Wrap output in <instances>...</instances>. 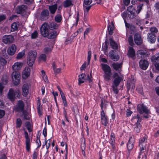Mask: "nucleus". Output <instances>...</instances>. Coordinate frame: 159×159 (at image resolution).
<instances>
[{
	"label": "nucleus",
	"instance_id": "37",
	"mask_svg": "<svg viewBox=\"0 0 159 159\" xmlns=\"http://www.w3.org/2000/svg\"><path fill=\"white\" fill-rule=\"evenodd\" d=\"M52 68L54 73L56 76L60 72V69L59 68H57V66L55 65V63L54 62H53L52 63Z\"/></svg>",
	"mask_w": 159,
	"mask_h": 159
},
{
	"label": "nucleus",
	"instance_id": "33",
	"mask_svg": "<svg viewBox=\"0 0 159 159\" xmlns=\"http://www.w3.org/2000/svg\"><path fill=\"white\" fill-rule=\"evenodd\" d=\"M58 25L54 22H52L48 24V28L52 30L56 29L58 28Z\"/></svg>",
	"mask_w": 159,
	"mask_h": 159
},
{
	"label": "nucleus",
	"instance_id": "34",
	"mask_svg": "<svg viewBox=\"0 0 159 159\" xmlns=\"http://www.w3.org/2000/svg\"><path fill=\"white\" fill-rule=\"evenodd\" d=\"M92 5H92L90 6H85L84 5V17H85L86 16H87L88 11Z\"/></svg>",
	"mask_w": 159,
	"mask_h": 159
},
{
	"label": "nucleus",
	"instance_id": "31",
	"mask_svg": "<svg viewBox=\"0 0 159 159\" xmlns=\"http://www.w3.org/2000/svg\"><path fill=\"white\" fill-rule=\"evenodd\" d=\"M152 61L153 63H156L159 61V52L158 54H155L151 58Z\"/></svg>",
	"mask_w": 159,
	"mask_h": 159
},
{
	"label": "nucleus",
	"instance_id": "21",
	"mask_svg": "<svg viewBox=\"0 0 159 159\" xmlns=\"http://www.w3.org/2000/svg\"><path fill=\"white\" fill-rule=\"evenodd\" d=\"M27 9V6L25 5H22L18 6L16 8V12L18 14L24 13Z\"/></svg>",
	"mask_w": 159,
	"mask_h": 159
},
{
	"label": "nucleus",
	"instance_id": "9",
	"mask_svg": "<svg viewBox=\"0 0 159 159\" xmlns=\"http://www.w3.org/2000/svg\"><path fill=\"white\" fill-rule=\"evenodd\" d=\"M2 40L4 43L9 44L13 42L14 38L11 35H5L3 36Z\"/></svg>",
	"mask_w": 159,
	"mask_h": 159
},
{
	"label": "nucleus",
	"instance_id": "42",
	"mask_svg": "<svg viewBox=\"0 0 159 159\" xmlns=\"http://www.w3.org/2000/svg\"><path fill=\"white\" fill-rule=\"evenodd\" d=\"M22 112L24 116V119L27 120H29L30 117L28 116V113L26 111H23Z\"/></svg>",
	"mask_w": 159,
	"mask_h": 159
},
{
	"label": "nucleus",
	"instance_id": "47",
	"mask_svg": "<svg viewBox=\"0 0 159 159\" xmlns=\"http://www.w3.org/2000/svg\"><path fill=\"white\" fill-rule=\"evenodd\" d=\"M118 86H115V85H112V90L114 93L116 94H117L118 93V90L117 89V87Z\"/></svg>",
	"mask_w": 159,
	"mask_h": 159
},
{
	"label": "nucleus",
	"instance_id": "26",
	"mask_svg": "<svg viewBox=\"0 0 159 159\" xmlns=\"http://www.w3.org/2000/svg\"><path fill=\"white\" fill-rule=\"evenodd\" d=\"M57 32L55 31H52L50 32L49 31L48 35L46 36L49 39H53L57 35Z\"/></svg>",
	"mask_w": 159,
	"mask_h": 159
},
{
	"label": "nucleus",
	"instance_id": "62",
	"mask_svg": "<svg viewBox=\"0 0 159 159\" xmlns=\"http://www.w3.org/2000/svg\"><path fill=\"white\" fill-rule=\"evenodd\" d=\"M51 49L48 48H46L44 49V52L46 54H47L49 52H51Z\"/></svg>",
	"mask_w": 159,
	"mask_h": 159
},
{
	"label": "nucleus",
	"instance_id": "38",
	"mask_svg": "<svg viewBox=\"0 0 159 159\" xmlns=\"http://www.w3.org/2000/svg\"><path fill=\"white\" fill-rule=\"evenodd\" d=\"M112 66L114 69L117 70L121 67L122 64L118 63H113L112 64Z\"/></svg>",
	"mask_w": 159,
	"mask_h": 159
},
{
	"label": "nucleus",
	"instance_id": "59",
	"mask_svg": "<svg viewBox=\"0 0 159 159\" xmlns=\"http://www.w3.org/2000/svg\"><path fill=\"white\" fill-rule=\"evenodd\" d=\"M154 7L156 10L159 13V2L156 3L154 5Z\"/></svg>",
	"mask_w": 159,
	"mask_h": 159
},
{
	"label": "nucleus",
	"instance_id": "61",
	"mask_svg": "<svg viewBox=\"0 0 159 159\" xmlns=\"http://www.w3.org/2000/svg\"><path fill=\"white\" fill-rule=\"evenodd\" d=\"M5 114V111L3 110H0V118L2 117Z\"/></svg>",
	"mask_w": 159,
	"mask_h": 159
},
{
	"label": "nucleus",
	"instance_id": "12",
	"mask_svg": "<svg viewBox=\"0 0 159 159\" xmlns=\"http://www.w3.org/2000/svg\"><path fill=\"white\" fill-rule=\"evenodd\" d=\"M134 40L135 43L137 45H140L142 43L143 40L139 33H136L134 34Z\"/></svg>",
	"mask_w": 159,
	"mask_h": 159
},
{
	"label": "nucleus",
	"instance_id": "30",
	"mask_svg": "<svg viewBox=\"0 0 159 159\" xmlns=\"http://www.w3.org/2000/svg\"><path fill=\"white\" fill-rule=\"evenodd\" d=\"M122 80V78L121 77L115 78L113 81L112 85L118 86Z\"/></svg>",
	"mask_w": 159,
	"mask_h": 159
},
{
	"label": "nucleus",
	"instance_id": "36",
	"mask_svg": "<svg viewBox=\"0 0 159 159\" xmlns=\"http://www.w3.org/2000/svg\"><path fill=\"white\" fill-rule=\"evenodd\" d=\"M73 5L71 0H66L63 2V6L65 7H67Z\"/></svg>",
	"mask_w": 159,
	"mask_h": 159
},
{
	"label": "nucleus",
	"instance_id": "58",
	"mask_svg": "<svg viewBox=\"0 0 159 159\" xmlns=\"http://www.w3.org/2000/svg\"><path fill=\"white\" fill-rule=\"evenodd\" d=\"M45 144L46 145V148L48 149L50 145V140H48V141H47L46 139L45 138Z\"/></svg>",
	"mask_w": 159,
	"mask_h": 159
},
{
	"label": "nucleus",
	"instance_id": "40",
	"mask_svg": "<svg viewBox=\"0 0 159 159\" xmlns=\"http://www.w3.org/2000/svg\"><path fill=\"white\" fill-rule=\"evenodd\" d=\"M147 137L146 136H145L144 137L141 138L139 140V145H140V144H142L143 143H146L147 142Z\"/></svg>",
	"mask_w": 159,
	"mask_h": 159
},
{
	"label": "nucleus",
	"instance_id": "64",
	"mask_svg": "<svg viewBox=\"0 0 159 159\" xmlns=\"http://www.w3.org/2000/svg\"><path fill=\"white\" fill-rule=\"evenodd\" d=\"M153 64H154V65L156 69L157 70H159V62H157L156 63H154Z\"/></svg>",
	"mask_w": 159,
	"mask_h": 159
},
{
	"label": "nucleus",
	"instance_id": "16",
	"mask_svg": "<svg viewBox=\"0 0 159 159\" xmlns=\"http://www.w3.org/2000/svg\"><path fill=\"white\" fill-rule=\"evenodd\" d=\"M25 104L24 102L21 100L19 101L17 105L16 110L18 112H22L24 111Z\"/></svg>",
	"mask_w": 159,
	"mask_h": 159
},
{
	"label": "nucleus",
	"instance_id": "54",
	"mask_svg": "<svg viewBox=\"0 0 159 159\" xmlns=\"http://www.w3.org/2000/svg\"><path fill=\"white\" fill-rule=\"evenodd\" d=\"M6 52V49L5 48H4L2 49L1 51V55L2 56H4V57H6V56L7 55Z\"/></svg>",
	"mask_w": 159,
	"mask_h": 159
},
{
	"label": "nucleus",
	"instance_id": "27",
	"mask_svg": "<svg viewBox=\"0 0 159 159\" xmlns=\"http://www.w3.org/2000/svg\"><path fill=\"white\" fill-rule=\"evenodd\" d=\"M60 95H61L62 101L65 107H66L67 104L66 100V97L64 95V94L61 90L60 89Z\"/></svg>",
	"mask_w": 159,
	"mask_h": 159
},
{
	"label": "nucleus",
	"instance_id": "35",
	"mask_svg": "<svg viewBox=\"0 0 159 159\" xmlns=\"http://www.w3.org/2000/svg\"><path fill=\"white\" fill-rule=\"evenodd\" d=\"M134 126V131L137 133H139L141 127V125L140 123H135Z\"/></svg>",
	"mask_w": 159,
	"mask_h": 159
},
{
	"label": "nucleus",
	"instance_id": "2",
	"mask_svg": "<svg viewBox=\"0 0 159 159\" xmlns=\"http://www.w3.org/2000/svg\"><path fill=\"white\" fill-rule=\"evenodd\" d=\"M37 56V53L35 50L30 51L27 57V63L30 66H32L34 63Z\"/></svg>",
	"mask_w": 159,
	"mask_h": 159
},
{
	"label": "nucleus",
	"instance_id": "14",
	"mask_svg": "<svg viewBox=\"0 0 159 159\" xmlns=\"http://www.w3.org/2000/svg\"><path fill=\"white\" fill-rule=\"evenodd\" d=\"M139 65L141 69L143 70H145L148 67L149 64L147 60L142 59L139 62Z\"/></svg>",
	"mask_w": 159,
	"mask_h": 159
},
{
	"label": "nucleus",
	"instance_id": "56",
	"mask_svg": "<svg viewBox=\"0 0 159 159\" xmlns=\"http://www.w3.org/2000/svg\"><path fill=\"white\" fill-rule=\"evenodd\" d=\"M105 102L104 100H102L101 102V107L102 110L103 111V108L106 106Z\"/></svg>",
	"mask_w": 159,
	"mask_h": 159
},
{
	"label": "nucleus",
	"instance_id": "3",
	"mask_svg": "<svg viewBox=\"0 0 159 159\" xmlns=\"http://www.w3.org/2000/svg\"><path fill=\"white\" fill-rule=\"evenodd\" d=\"M20 96L19 90L10 89L8 93L7 98L11 101H14L16 97L19 98Z\"/></svg>",
	"mask_w": 159,
	"mask_h": 159
},
{
	"label": "nucleus",
	"instance_id": "63",
	"mask_svg": "<svg viewBox=\"0 0 159 159\" xmlns=\"http://www.w3.org/2000/svg\"><path fill=\"white\" fill-rule=\"evenodd\" d=\"M0 159H7V157L5 154L1 153L0 154Z\"/></svg>",
	"mask_w": 159,
	"mask_h": 159
},
{
	"label": "nucleus",
	"instance_id": "23",
	"mask_svg": "<svg viewBox=\"0 0 159 159\" xmlns=\"http://www.w3.org/2000/svg\"><path fill=\"white\" fill-rule=\"evenodd\" d=\"M25 138L26 139V150L29 151L30 150V139L28 137V133L25 132Z\"/></svg>",
	"mask_w": 159,
	"mask_h": 159
},
{
	"label": "nucleus",
	"instance_id": "4",
	"mask_svg": "<svg viewBox=\"0 0 159 159\" xmlns=\"http://www.w3.org/2000/svg\"><path fill=\"white\" fill-rule=\"evenodd\" d=\"M92 71H91L90 75H88L87 77H86V75L83 73H82L79 75L78 84L80 85L81 84L83 83L84 82V80H87L88 81L89 83L92 82V76L91 75Z\"/></svg>",
	"mask_w": 159,
	"mask_h": 159
},
{
	"label": "nucleus",
	"instance_id": "39",
	"mask_svg": "<svg viewBox=\"0 0 159 159\" xmlns=\"http://www.w3.org/2000/svg\"><path fill=\"white\" fill-rule=\"evenodd\" d=\"M142 118L139 117L138 115L132 118V120L134 122H135V123H140L142 120Z\"/></svg>",
	"mask_w": 159,
	"mask_h": 159
},
{
	"label": "nucleus",
	"instance_id": "15",
	"mask_svg": "<svg viewBox=\"0 0 159 159\" xmlns=\"http://www.w3.org/2000/svg\"><path fill=\"white\" fill-rule=\"evenodd\" d=\"M137 55L139 58L145 57L148 56V53L146 50H140L137 52Z\"/></svg>",
	"mask_w": 159,
	"mask_h": 159
},
{
	"label": "nucleus",
	"instance_id": "28",
	"mask_svg": "<svg viewBox=\"0 0 159 159\" xmlns=\"http://www.w3.org/2000/svg\"><path fill=\"white\" fill-rule=\"evenodd\" d=\"M57 8V4H55L49 6V9L50 10L51 13L52 14L55 13Z\"/></svg>",
	"mask_w": 159,
	"mask_h": 159
},
{
	"label": "nucleus",
	"instance_id": "52",
	"mask_svg": "<svg viewBox=\"0 0 159 159\" xmlns=\"http://www.w3.org/2000/svg\"><path fill=\"white\" fill-rule=\"evenodd\" d=\"M92 2V0H84V3L85 5L90 6Z\"/></svg>",
	"mask_w": 159,
	"mask_h": 159
},
{
	"label": "nucleus",
	"instance_id": "49",
	"mask_svg": "<svg viewBox=\"0 0 159 159\" xmlns=\"http://www.w3.org/2000/svg\"><path fill=\"white\" fill-rule=\"evenodd\" d=\"M39 58L40 60L45 61H46V56L45 54H42L40 55Z\"/></svg>",
	"mask_w": 159,
	"mask_h": 159
},
{
	"label": "nucleus",
	"instance_id": "17",
	"mask_svg": "<svg viewBox=\"0 0 159 159\" xmlns=\"http://www.w3.org/2000/svg\"><path fill=\"white\" fill-rule=\"evenodd\" d=\"M23 65V64L21 62H16L12 65V69L15 71L18 70L22 68Z\"/></svg>",
	"mask_w": 159,
	"mask_h": 159
},
{
	"label": "nucleus",
	"instance_id": "5",
	"mask_svg": "<svg viewBox=\"0 0 159 159\" xmlns=\"http://www.w3.org/2000/svg\"><path fill=\"white\" fill-rule=\"evenodd\" d=\"M137 110L141 114L143 112L145 113L144 115V117L146 118H149L148 115L150 113L149 110L143 104L139 105L137 106Z\"/></svg>",
	"mask_w": 159,
	"mask_h": 159
},
{
	"label": "nucleus",
	"instance_id": "48",
	"mask_svg": "<svg viewBox=\"0 0 159 159\" xmlns=\"http://www.w3.org/2000/svg\"><path fill=\"white\" fill-rule=\"evenodd\" d=\"M151 32L150 33H153L155 34L158 31L157 29L155 27H152L150 29Z\"/></svg>",
	"mask_w": 159,
	"mask_h": 159
},
{
	"label": "nucleus",
	"instance_id": "7",
	"mask_svg": "<svg viewBox=\"0 0 159 159\" xmlns=\"http://www.w3.org/2000/svg\"><path fill=\"white\" fill-rule=\"evenodd\" d=\"M49 31V30L48 28V24L44 23L42 24L40 28V32L42 36L44 37H46L48 35Z\"/></svg>",
	"mask_w": 159,
	"mask_h": 159
},
{
	"label": "nucleus",
	"instance_id": "44",
	"mask_svg": "<svg viewBox=\"0 0 159 159\" xmlns=\"http://www.w3.org/2000/svg\"><path fill=\"white\" fill-rule=\"evenodd\" d=\"M25 125L28 131L30 132L31 131V127L30 122L29 121L26 122L25 123Z\"/></svg>",
	"mask_w": 159,
	"mask_h": 159
},
{
	"label": "nucleus",
	"instance_id": "53",
	"mask_svg": "<svg viewBox=\"0 0 159 159\" xmlns=\"http://www.w3.org/2000/svg\"><path fill=\"white\" fill-rule=\"evenodd\" d=\"M86 147V145L85 143V140H84L83 141L81 142V143L80 145V147L82 150H85Z\"/></svg>",
	"mask_w": 159,
	"mask_h": 159
},
{
	"label": "nucleus",
	"instance_id": "55",
	"mask_svg": "<svg viewBox=\"0 0 159 159\" xmlns=\"http://www.w3.org/2000/svg\"><path fill=\"white\" fill-rule=\"evenodd\" d=\"M88 56L87 57V60L88 61V64H89L90 62L91 57V51H89L88 53Z\"/></svg>",
	"mask_w": 159,
	"mask_h": 159
},
{
	"label": "nucleus",
	"instance_id": "24",
	"mask_svg": "<svg viewBox=\"0 0 159 159\" xmlns=\"http://www.w3.org/2000/svg\"><path fill=\"white\" fill-rule=\"evenodd\" d=\"M23 95L24 96L26 97L29 93V86L28 84H24L22 86Z\"/></svg>",
	"mask_w": 159,
	"mask_h": 159
},
{
	"label": "nucleus",
	"instance_id": "60",
	"mask_svg": "<svg viewBox=\"0 0 159 159\" xmlns=\"http://www.w3.org/2000/svg\"><path fill=\"white\" fill-rule=\"evenodd\" d=\"M6 19V16L4 15H0V22Z\"/></svg>",
	"mask_w": 159,
	"mask_h": 159
},
{
	"label": "nucleus",
	"instance_id": "11",
	"mask_svg": "<svg viewBox=\"0 0 159 159\" xmlns=\"http://www.w3.org/2000/svg\"><path fill=\"white\" fill-rule=\"evenodd\" d=\"M101 118L102 124L105 126H107L108 123L107 117L106 115L103 111L102 110L101 113Z\"/></svg>",
	"mask_w": 159,
	"mask_h": 159
},
{
	"label": "nucleus",
	"instance_id": "46",
	"mask_svg": "<svg viewBox=\"0 0 159 159\" xmlns=\"http://www.w3.org/2000/svg\"><path fill=\"white\" fill-rule=\"evenodd\" d=\"M22 121L20 118H18L16 120V127L17 128H20L21 125Z\"/></svg>",
	"mask_w": 159,
	"mask_h": 159
},
{
	"label": "nucleus",
	"instance_id": "25",
	"mask_svg": "<svg viewBox=\"0 0 159 159\" xmlns=\"http://www.w3.org/2000/svg\"><path fill=\"white\" fill-rule=\"evenodd\" d=\"M110 56L111 58L115 61H118L119 59V56L118 55H114L113 50L111 51L110 52Z\"/></svg>",
	"mask_w": 159,
	"mask_h": 159
},
{
	"label": "nucleus",
	"instance_id": "18",
	"mask_svg": "<svg viewBox=\"0 0 159 159\" xmlns=\"http://www.w3.org/2000/svg\"><path fill=\"white\" fill-rule=\"evenodd\" d=\"M134 138L131 137H130L127 145L128 150H131L134 147Z\"/></svg>",
	"mask_w": 159,
	"mask_h": 159
},
{
	"label": "nucleus",
	"instance_id": "20",
	"mask_svg": "<svg viewBox=\"0 0 159 159\" xmlns=\"http://www.w3.org/2000/svg\"><path fill=\"white\" fill-rule=\"evenodd\" d=\"M16 47L15 44H12L7 49V52L11 55H14L16 51Z\"/></svg>",
	"mask_w": 159,
	"mask_h": 159
},
{
	"label": "nucleus",
	"instance_id": "57",
	"mask_svg": "<svg viewBox=\"0 0 159 159\" xmlns=\"http://www.w3.org/2000/svg\"><path fill=\"white\" fill-rule=\"evenodd\" d=\"M38 32L37 31H34L31 34V37L32 39H35L38 36Z\"/></svg>",
	"mask_w": 159,
	"mask_h": 159
},
{
	"label": "nucleus",
	"instance_id": "29",
	"mask_svg": "<svg viewBox=\"0 0 159 159\" xmlns=\"http://www.w3.org/2000/svg\"><path fill=\"white\" fill-rule=\"evenodd\" d=\"M110 45L112 48L113 49H117L118 48V45L112 38L109 39Z\"/></svg>",
	"mask_w": 159,
	"mask_h": 159
},
{
	"label": "nucleus",
	"instance_id": "50",
	"mask_svg": "<svg viewBox=\"0 0 159 159\" xmlns=\"http://www.w3.org/2000/svg\"><path fill=\"white\" fill-rule=\"evenodd\" d=\"M143 6V4H140L139 5H138L137 7V10L136 11V13L139 14L140 12L141 11V10L142 7Z\"/></svg>",
	"mask_w": 159,
	"mask_h": 159
},
{
	"label": "nucleus",
	"instance_id": "1",
	"mask_svg": "<svg viewBox=\"0 0 159 159\" xmlns=\"http://www.w3.org/2000/svg\"><path fill=\"white\" fill-rule=\"evenodd\" d=\"M102 68L104 72L103 76L104 80L106 81H109L111 80V77L112 75L111 70L110 67L106 64H101Z\"/></svg>",
	"mask_w": 159,
	"mask_h": 159
},
{
	"label": "nucleus",
	"instance_id": "13",
	"mask_svg": "<svg viewBox=\"0 0 159 159\" xmlns=\"http://www.w3.org/2000/svg\"><path fill=\"white\" fill-rule=\"evenodd\" d=\"M147 39L151 43H155L156 41V36L154 33H148L147 34Z\"/></svg>",
	"mask_w": 159,
	"mask_h": 159
},
{
	"label": "nucleus",
	"instance_id": "51",
	"mask_svg": "<svg viewBox=\"0 0 159 159\" xmlns=\"http://www.w3.org/2000/svg\"><path fill=\"white\" fill-rule=\"evenodd\" d=\"M128 41L129 43V44L131 46H133L134 45V43L133 42V38H132L131 36H129V37L128 38Z\"/></svg>",
	"mask_w": 159,
	"mask_h": 159
},
{
	"label": "nucleus",
	"instance_id": "41",
	"mask_svg": "<svg viewBox=\"0 0 159 159\" xmlns=\"http://www.w3.org/2000/svg\"><path fill=\"white\" fill-rule=\"evenodd\" d=\"M25 54V52L23 51L22 52H19L17 55L16 58L17 59H20Z\"/></svg>",
	"mask_w": 159,
	"mask_h": 159
},
{
	"label": "nucleus",
	"instance_id": "8",
	"mask_svg": "<svg viewBox=\"0 0 159 159\" xmlns=\"http://www.w3.org/2000/svg\"><path fill=\"white\" fill-rule=\"evenodd\" d=\"M127 11L128 12V16L130 18L133 19L135 17V9L132 5L128 7Z\"/></svg>",
	"mask_w": 159,
	"mask_h": 159
},
{
	"label": "nucleus",
	"instance_id": "19",
	"mask_svg": "<svg viewBox=\"0 0 159 159\" xmlns=\"http://www.w3.org/2000/svg\"><path fill=\"white\" fill-rule=\"evenodd\" d=\"M127 55L129 57H131L133 60L135 58V52L134 49L131 47L129 48Z\"/></svg>",
	"mask_w": 159,
	"mask_h": 159
},
{
	"label": "nucleus",
	"instance_id": "6",
	"mask_svg": "<svg viewBox=\"0 0 159 159\" xmlns=\"http://www.w3.org/2000/svg\"><path fill=\"white\" fill-rule=\"evenodd\" d=\"M11 77L15 85L19 84L20 81V75L17 71L13 72L11 74Z\"/></svg>",
	"mask_w": 159,
	"mask_h": 159
},
{
	"label": "nucleus",
	"instance_id": "43",
	"mask_svg": "<svg viewBox=\"0 0 159 159\" xmlns=\"http://www.w3.org/2000/svg\"><path fill=\"white\" fill-rule=\"evenodd\" d=\"M110 144L112 146V148L113 150H114L115 148V139L111 138Z\"/></svg>",
	"mask_w": 159,
	"mask_h": 159
},
{
	"label": "nucleus",
	"instance_id": "45",
	"mask_svg": "<svg viewBox=\"0 0 159 159\" xmlns=\"http://www.w3.org/2000/svg\"><path fill=\"white\" fill-rule=\"evenodd\" d=\"M114 27L109 25L108 26V32L109 34L111 35L113 32Z\"/></svg>",
	"mask_w": 159,
	"mask_h": 159
},
{
	"label": "nucleus",
	"instance_id": "22",
	"mask_svg": "<svg viewBox=\"0 0 159 159\" xmlns=\"http://www.w3.org/2000/svg\"><path fill=\"white\" fill-rule=\"evenodd\" d=\"M30 70L28 67H26L22 72V77L24 79H26L30 74Z\"/></svg>",
	"mask_w": 159,
	"mask_h": 159
},
{
	"label": "nucleus",
	"instance_id": "32",
	"mask_svg": "<svg viewBox=\"0 0 159 159\" xmlns=\"http://www.w3.org/2000/svg\"><path fill=\"white\" fill-rule=\"evenodd\" d=\"M19 25L17 23L14 22L11 25V31L12 32L17 30L18 28Z\"/></svg>",
	"mask_w": 159,
	"mask_h": 159
},
{
	"label": "nucleus",
	"instance_id": "10",
	"mask_svg": "<svg viewBox=\"0 0 159 159\" xmlns=\"http://www.w3.org/2000/svg\"><path fill=\"white\" fill-rule=\"evenodd\" d=\"M49 11L47 10H44L42 11L39 16V18L41 20H46L48 18Z\"/></svg>",
	"mask_w": 159,
	"mask_h": 159
}]
</instances>
